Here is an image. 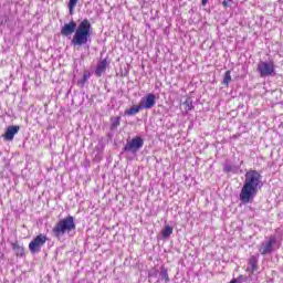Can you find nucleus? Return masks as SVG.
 Here are the masks:
<instances>
[{
  "instance_id": "1",
  "label": "nucleus",
  "mask_w": 283,
  "mask_h": 283,
  "mask_svg": "<svg viewBox=\"0 0 283 283\" xmlns=\"http://www.w3.org/2000/svg\"><path fill=\"white\" fill-rule=\"evenodd\" d=\"M262 189V175L258 170H249L245 172V180L239 198L243 205H249L258 196V191Z\"/></svg>"
},
{
  "instance_id": "2",
  "label": "nucleus",
  "mask_w": 283,
  "mask_h": 283,
  "mask_svg": "<svg viewBox=\"0 0 283 283\" xmlns=\"http://www.w3.org/2000/svg\"><path fill=\"white\" fill-rule=\"evenodd\" d=\"M91 36L92 23H90V20L85 19L77 25L73 39L71 40V43L72 45H74V48H81V45H86Z\"/></svg>"
},
{
  "instance_id": "3",
  "label": "nucleus",
  "mask_w": 283,
  "mask_h": 283,
  "mask_svg": "<svg viewBox=\"0 0 283 283\" xmlns=\"http://www.w3.org/2000/svg\"><path fill=\"white\" fill-rule=\"evenodd\" d=\"M74 229H76L74 217L69 216L55 224V227L52 229V233L54 238H63L65 233H70V231H74Z\"/></svg>"
},
{
  "instance_id": "4",
  "label": "nucleus",
  "mask_w": 283,
  "mask_h": 283,
  "mask_svg": "<svg viewBox=\"0 0 283 283\" xmlns=\"http://www.w3.org/2000/svg\"><path fill=\"white\" fill-rule=\"evenodd\" d=\"M256 70L261 78H264L266 76H273V74H275V63L273 61H261L259 62Z\"/></svg>"
},
{
  "instance_id": "5",
  "label": "nucleus",
  "mask_w": 283,
  "mask_h": 283,
  "mask_svg": "<svg viewBox=\"0 0 283 283\" xmlns=\"http://www.w3.org/2000/svg\"><path fill=\"white\" fill-rule=\"evenodd\" d=\"M45 242H48V237L45 234H39L29 243V250L31 253H40Z\"/></svg>"
},
{
  "instance_id": "6",
  "label": "nucleus",
  "mask_w": 283,
  "mask_h": 283,
  "mask_svg": "<svg viewBox=\"0 0 283 283\" xmlns=\"http://www.w3.org/2000/svg\"><path fill=\"white\" fill-rule=\"evenodd\" d=\"M145 145V140L142 137H135L130 142H127L124 151H132V154H136L138 149H140Z\"/></svg>"
},
{
  "instance_id": "7",
  "label": "nucleus",
  "mask_w": 283,
  "mask_h": 283,
  "mask_svg": "<svg viewBox=\"0 0 283 283\" xmlns=\"http://www.w3.org/2000/svg\"><path fill=\"white\" fill-rule=\"evenodd\" d=\"M273 244H275V237H270L268 240L263 241L259 247L261 255L273 253Z\"/></svg>"
},
{
  "instance_id": "8",
  "label": "nucleus",
  "mask_w": 283,
  "mask_h": 283,
  "mask_svg": "<svg viewBox=\"0 0 283 283\" xmlns=\"http://www.w3.org/2000/svg\"><path fill=\"white\" fill-rule=\"evenodd\" d=\"M156 105V95L149 93L147 96L143 97L139 102V107L142 109H151Z\"/></svg>"
},
{
  "instance_id": "9",
  "label": "nucleus",
  "mask_w": 283,
  "mask_h": 283,
  "mask_svg": "<svg viewBox=\"0 0 283 283\" xmlns=\"http://www.w3.org/2000/svg\"><path fill=\"white\" fill-rule=\"evenodd\" d=\"M78 27H76V22L71 21L66 24H64L61 29L62 36H70L71 34H74L76 32Z\"/></svg>"
},
{
  "instance_id": "10",
  "label": "nucleus",
  "mask_w": 283,
  "mask_h": 283,
  "mask_svg": "<svg viewBox=\"0 0 283 283\" xmlns=\"http://www.w3.org/2000/svg\"><path fill=\"white\" fill-rule=\"evenodd\" d=\"M21 127L20 126H9L4 134L2 135L4 140L12 142L14 140V136L19 134Z\"/></svg>"
},
{
  "instance_id": "11",
  "label": "nucleus",
  "mask_w": 283,
  "mask_h": 283,
  "mask_svg": "<svg viewBox=\"0 0 283 283\" xmlns=\"http://www.w3.org/2000/svg\"><path fill=\"white\" fill-rule=\"evenodd\" d=\"M105 70H107V60H102L95 70L96 76H103V74H105Z\"/></svg>"
},
{
  "instance_id": "12",
  "label": "nucleus",
  "mask_w": 283,
  "mask_h": 283,
  "mask_svg": "<svg viewBox=\"0 0 283 283\" xmlns=\"http://www.w3.org/2000/svg\"><path fill=\"white\" fill-rule=\"evenodd\" d=\"M12 249L17 256L23 258V255H25V250L22 245H19V243H12Z\"/></svg>"
},
{
  "instance_id": "13",
  "label": "nucleus",
  "mask_w": 283,
  "mask_h": 283,
  "mask_svg": "<svg viewBox=\"0 0 283 283\" xmlns=\"http://www.w3.org/2000/svg\"><path fill=\"white\" fill-rule=\"evenodd\" d=\"M171 233H174V228L171 226H165V228L161 230V235L165 240H167Z\"/></svg>"
},
{
  "instance_id": "14",
  "label": "nucleus",
  "mask_w": 283,
  "mask_h": 283,
  "mask_svg": "<svg viewBox=\"0 0 283 283\" xmlns=\"http://www.w3.org/2000/svg\"><path fill=\"white\" fill-rule=\"evenodd\" d=\"M140 109H143V108L140 107V104H138L137 106H133L129 109H127L125 112V114L127 116H134V115L138 114V112H140Z\"/></svg>"
},
{
  "instance_id": "15",
  "label": "nucleus",
  "mask_w": 283,
  "mask_h": 283,
  "mask_svg": "<svg viewBox=\"0 0 283 283\" xmlns=\"http://www.w3.org/2000/svg\"><path fill=\"white\" fill-rule=\"evenodd\" d=\"M159 277L161 282L168 283L169 282V273L167 272V269L161 268V271L159 273Z\"/></svg>"
},
{
  "instance_id": "16",
  "label": "nucleus",
  "mask_w": 283,
  "mask_h": 283,
  "mask_svg": "<svg viewBox=\"0 0 283 283\" xmlns=\"http://www.w3.org/2000/svg\"><path fill=\"white\" fill-rule=\"evenodd\" d=\"M76 3H78V0H70L69 1V12H70V14H74V8H76Z\"/></svg>"
},
{
  "instance_id": "17",
  "label": "nucleus",
  "mask_w": 283,
  "mask_h": 283,
  "mask_svg": "<svg viewBox=\"0 0 283 283\" xmlns=\"http://www.w3.org/2000/svg\"><path fill=\"white\" fill-rule=\"evenodd\" d=\"M231 83V71H227L223 76V85Z\"/></svg>"
},
{
  "instance_id": "18",
  "label": "nucleus",
  "mask_w": 283,
  "mask_h": 283,
  "mask_svg": "<svg viewBox=\"0 0 283 283\" xmlns=\"http://www.w3.org/2000/svg\"><path fill=\"white\" fill-rule=\"evenodd\" d=\"M120 125V117H115L113 124H112V127L114 129H116V127H118Z\"/></svg>"
},
{
  "instance_id": "19",
  "label": "nucleus",
  "mask_w": 283,
  "mask_h": 283,
  "mask_svg": "<svg viewBox=\"0 0 283 283\" xmlns=\"http://www.w3.org/2000/svg\"><path fill=\"white\" fill-rule=\"evenodd\" d=\"M185 105H186V112H191V109H192V105H191V103H189V101H186V103H185Z\"/></svg>"
},
{
  "instance_id": "20",
  "label": "nucleus",
  "mask_w": 283,
  "mask_h": 283,
  "mask_svg": "<svg viewBox=\"0 0 283 283\" xmlns=\"http://www.w3.org/2000/svg\"><path fill=\"white\" fill-rule=\"evenodd\" d=\"M158 276V271L154 270L149 272V277H157Z\"/></svg>"
},
{
  "instance_id": "21",
  "label": "nucleus",
  "mask_w": 283,
  "mask_h": 283,
  "mask_svg": "<svg viewBox=\"0 0 283 283\" xmlns=\"http://www.w3.org/2000/svg\"><path fill=\"white\" fill-rule=\"evenodd\" d=\"M223 171H226V174H229L231 171V166H224Z\"/></svg>"
},
{
  "instance_id": "22",
  "label": "nucleus",
  "mask_w": 283,
  "mask_h": 283,
  "mask_svg": "<svg viewBox=\"0 0 283 283\" xmlns=\"http://www.w3.org/2000/svg\"><path fill=\"white\" fill-rule=\"evenodd\" d=\"M202 6H207V0H201Z\"/></svg>"
}]
</instances>
